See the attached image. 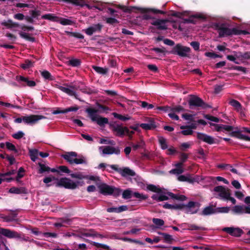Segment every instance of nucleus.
Masks as SVG:
<instances>
[{
  "label": "nucleus",
  "instance_id": "obj_36",
  "mask_svg": "<svg viewBox=\"0 0 250 250\" xmlns=\"http://www.w3.org/2000/svg\"><path fill=\"white\" fill-rule=\"evenodd\" d=\"M112 115L114 116V117L115 118H117L119 120H121L122 121H125L128 120L130 119V118H131L128 115L126 116H123L121 114H119L115 112L113 113Z\"/></svg>",
  "mask_w": 250,
  "mask_h": 250
},
{
  "label": "nucleus",
  "instance_id": "obj_44",
  "mask_svg": "<svg viewBox=\"0 0 250 250\" xmlns=\"http://www.w3.org/2000/svg\"><path fill=\"white\" fill-rule=\"evenodd\" d=\"M234 195L237 198L240 200H242L245 196L243 192L240 190L235 191L234 192Z\"/></svg>",
  "mask_w": 250,
  "mask_h": 250
},
{
  "label": "nucleus",
  "instance_id": "obj_60",
  "mask_svg": "<svg viewBox=\"0 0 250 250\" xmlns=\"http://www.w3.org/2000/svg\"><path fill=\"white\" fill-rule=\"evenodd\" d=\"M169 113L168 114V116L171 118V119L173 120H179V117L175 114V113H174L173 111H171L170 110H169L168 111Z\"/></svg>",
  "mask_w": 250,
  "mask_h": 250
},
{
  "label": "nucleus",
  "instance_id": "obj_31",
  "mask_svg": "<svg viewBox=\"0 0 250 250\" xmlns=\"http://www.w3.org/2000/svg\"><path fill=\"white\" fill-rule=\"evenodd\" d=\"M163 207L165 208H169V209H182V208H183V204L171 205L169 204H165L163 206Z\"/></svg>",
  "mask_w": 250,
  "mask_h": 250
},
{
  "label": "nucleus",
  "instance_id": "obj_61",
  "mask_svg": "<svg viewBox=\"0 0 250 250\" xmlns=\"http://www.w3.org/2000/svg\"><path fill=\"white\" fill-rule=\"evenodd\" d=\"M140 103H141V106L144 108L147 107V109H151L154 107L153 104H148L146 102H140Z\"/></svg>",
  "mask_w": 250,
  "mask_h": 250
},
{
  "label": "nucleus",
  "instance_id": "obj_11",
  "mask_svg": "<svg viewBox=\"0 0 250 250\" xmlns=\"http://www.w3.org/2000/svg\"><path fill=\"white\" fill-rule=\"evenodd\" d=\"M56 87L68 95L74 96L76 97L75 95L76 89L74 86L68 85L67 84H64L63 85L57 84Z\"/></svg>",
  "mask_w": 250,
  "mask_h": 250
},
{
  "label": "nucleus",
  "instance_id": "obj_14",
  "mask_svg": "<svg viewBox=\"0 0 250 250\" xmlns=\"http://www.w3.org/2000/svg\"><path fill=\"white\" fill-rule=\"evenodd\" d=\"M232 211L237 214H250V206H235L233 208Z\"/></svg>",
  "mask_w": 250,
  "mask_h": 250
},
{
  "label": "nucleus",
  "instance_id": "obj_12",
  "mask_svg": "<svg viewBox=\"0 0 250 250\" xmlns=\"http://www.w3.org/2000/svg\"><path fill=\"white\" fill-rule=\"evenodd\" d=\"M190 48L180 44L176 45L173 48V52L180 56L186 57L190 52Z\"/></svg>",
  "mask_w": 250,
  "mask_h": 250
},
{
  "label": "nucleus",
  "instance_id": "obj_26",
  "mask_svg": "<svg viewBox=\"0 0 250 250\" xmlns=\"http://www.w3.org/2000/svg\"><path fill=\"white\" fill-rule=\"evenodd\" d=\"M158 108L160 109H164L166 111H169V110H170L171 111L174 112V113H179L184 110V108L181 106H177L173 108H170L169 107H160Z\"/></svg>",
  "mask_w": 250,
  "mask_h": 250
},
{
  "label": "nucleus",
  "instance_id": "obj_3",
  "mask_svg": "<svg viewBox=\"0 0 250 250\" xmlns=\"http://www.w3.org/2000/svg\"><path fill=\"white\" fill-rule=\"evenodd\" d=\"M63 157L70 164H81L86 163L85 158L84 157L80 156L79 158H77V154L75 152H67L63 155Z\"/></svg>",
  "mask_w": 250,
  "mask_h": 250
},
{
  "label": "nucleus",
  "instance_id": "obj_47",
  "mask_svg": "<svg viewBox=\"0 0 250 250\" xmlns=\"http://www.w3.org/2000/svg\"><path fill=\"white\" fill-rule=\"evenodd\" d=\"M32 66V62L29 60L26 61L24 63L21 65V67L24 69L30 68Z\"/></svg>",
  "mask_w": 250,
  "mask_h": 250
},
{
  "label": "nucleus",
  "instance_id": "obj_46",
  "mask_svg": "<svg viewBox=\"0 0 250 250\" xmlns=\"http://www.w3.org/2000/svg\"><path fill=\"white\" fill-rule=\"evenodd\" d=\"M5 145L6 147L10 150L14 151L15 152H17V149L16 148L15 146L9 142H6Z\"/></svg>",
  "mask_w": 250,
  "mask_h": 250
},
{
  "label": "nucleus",
  "instance_id": "obj_29",
  "mask_svg": "<svg viewBox=\"0 0 250 250\" xmlns=\"http://www.w3.org/2000/svg\"><path fill=\"white\" fill-rule=\"evenodd\" d=\"M17 80L18 81L25 82L29 86H34L35 85V82L32 81H29L26 78L22 76L18 77L17 78Z\"/></svg>",
  "mask_w": 250,
  "mask_h": 250
},
{
  "label": "nucleus",
  "instance_id": "obj_16",
  "mask_svg": "<svg viewBox=\"0 0 250 250\" xmlns=\"http://www.w3.org/2000/svg\"><path fill=\"white\" fill-rule=\"evenodd\" d=\"M209 124L211 126H214V130L217 131H221L225 130L226 131H229L231 133L234 129V127L230 125H217L213 123H210Z\"/></svg>",
  "mask_w": 250,
  "mask_h": 250
},
{
  "label": "nucleus",
  "instance_id": "obj_59",
  "mask_svg": "<svg viewBox=\"0 0 250 250\" xmlns=\"http://www.w3.org/2000/svg\"><path fill=\"white\" fill-rule=\"evenodd\" d=\"M205 117L210 120V121H213V122H216V123H218L219 122V119L216 118V117H213V116H210V115H206L205 116Z\"/></svg>",
  "mask_w": 250,
  "mask_h": 250
},
{
  "label": "nucleus",
  "instance_id": "obj_64",
  "mask_svg": "<svg viewBox=\"0 0 250 250\" xmlns=\"http://www.w3.org/2000/svg\"><path fill=\"white\" fill-rule=\"evenodd\" d=\"M42 18L44 19H48L51 21H54L55 20V16L52 14H46L42 16Z\"/></svg>",
  "mask_w": 250,
  "mask_h": 250
},
{
  "label": "nucleus",
  "instance_id": "obj_5",
  "mask_svg": "<svg viewBox=\"0 0 250 250\" xmlns=\"http://www.w3.org/2000/svg\"><path fill=\"white\" fill-rule=\"evenodd\" d=\"M98 188L100 192L104 195L114 194L115 195H118L120 194L121 191L119 189L114 188L112 186H108L105 184L99 185Z\"/></svg>",
  "mask_w": 250,
  "mask_h": 250
},
{
  "label": "nucleus",
  "instance_id": "obj_28",
  "mask_svg": "<svg viewBox=\"0 0 250 250\" xmlns=\"http://www.w3.org/2000/svg\"><path fill=\"white\" fill-rule=\"evenodd\" d=\"M178 180L179 181L188 182L190 183H193L194 181L189 174L180 175L178 177Z\"/></svg>",
  "mask_w": 250,
  "mask_h": 250
},
{
  "label": "nucleus",
  "instance_id": "obj_50",
  "mask_svg": "<svg viewBox=\"0 0 250 250\" xmlns=\"http://www.w3.org/2000/svg\"><path fill=\"white\" fill-rule=\"evenodd\" d=\"M24 133L22 131H19L14 134L12 135V137L16 139H20L23 137L24 136Z\"/></svg>",
  "mask_w": 250,
  "mask_h": 250
},
{
  "label": "nucleus",
  "instance_id": "obj_18",
  "mask_svg": "<svg viewBox=\"0 0 250 250\" xmlns=\"http://www.w3.org/2000/svg\"><path fill=\"white\" fill-rule=\"evenodd\" d=\"M197 137L198 139L209 144H212L214 143V139L212 137L204 133H197Z\"/></svg>",
  "mask_w": 250,
  "mask_h": 250
},
{
  "label": "nucleus",
  "instance_id": "obj_30",
  "mask_svg": "<svg viewBox=\"0 0 250 250\" xmlns=\"http://www.w3.org/2000/svg\"><path fill=\"white\" fill-rule=\"evenodd\" d=\"M180 128L183 129L181 131V133L184 135H188L192 134L193 131L190 129V127L188 126H181Z\"/></svg>",
  "mask_w": 250,
  "mask_h": 250
},
{
  "label": "nucleus",
  "instance_id": "obj_6",
  "mask_svg": "<svg viewBox=\"0 0 250 250\" xmlns=\"http://www.w3.org/2000/svg\"><path fill=\"white\" fill-rule=\"evenodd\" d=\"M56 186L63 187L66 188L75 189L78 186V183H76L67 178H62L57 180Z\"/></svg>",
  "mask_w": 250,
  "mask_h": 250
},
{
  "label": "nucleus",
  "instance_id": "obj_13",
  "mask_svg": "<svg viewBox=\"0 0 250 250\" xmlns=\"http://www.w3.org/2000/svg\"><path fill=\"white\" fill-rule=\"evenodd\" d=\"M183 205V208L185 207L186 208V212L188 213H195L197 212L199 208V204L197 202H189L188 205Z\"/></svg>",
  "mask_w": 250,
  "mask_h": 250
},
{
  "label": "nucleus",
  "instance_id": "obj_39",
  "mask_svg": "<svg viewBox=\"0 0 250 250\" xmlns=\"http://www.w3.org/2000/svg\"><path fill=\"white\" fill-rule=\"evenodd\" d=\"M153 223L157 226L158 228H160L164 225V221L162 219L159 218H153L152 219Z\"/></svg>",
  "mask_w": 250,
  "mask_h": 250
},
{
  "label": "nucleus",
  "instance_id": "obj_4",
  "mask_svg": "<svg viewBox=\"0 0 250 250\" xmlns=\"http://www.w3.org/2000/svg\"><path fill=\"white\" fill-rule=\"evenodd\" d=\"M147 188L152 191L155 192L157 193L152 196V198L157 201H163L168 199V197L163 194L162 190L158 187L154 185H149Z\"/></svg>",
  "mask_w": 250,
  "mask_h": 250
},
{
  "label": "nucleus",
  "instance_id": "obj_49",
  "mask_svg": "<svg viewBox=\"0 0 250 250\" xmlns=\"http://www.w3.org/2000/svg\"><path fill=\"white\" fill-rule=\"evenodd\" d=\"M0 104L5 106L6 107H13V108H20V107L19 106L11 104L9 103H5V102H1V101L0 102Z\"/></svg>",
  "mask_w": 250,
  "mask_h": 250
},
{
  "label": "nucleus",
  "instance_id": "obj_42",
  "mask_svg": "<svg viewBox=\"0 0 250 250\" xmlns=\"http://www.w3.org/2000/svg\"><path fill=\"white\" fill-rule=\"evenodd\" d=\"M132 192L130 189L125 190L122 194L123 198L124 199H129L132 196Z\"/></svg>",
  "mask_w": 250,
  "mask_h": 250
},
{
  "label": "nucleus",
  "instance_id": "obj_8",
  "mask_svg": "<svg viewBox=\"0 0 250 250\" xmlns=\"http://www.w3.org/2000/svg\"><path fill=\"white\" fill-rule=\"evenodd\" d=\"M99 149L102 155H111L113 154L118 155L120 153V149L119 147L109 146H100Z\"/></svg>",
  "mask_w": 250,
  "mask_h": 250
},
{
  "label": "nucleus",
  "instance_id": "obj_9",
  "mask_svg": "<svg viewBox=\"0 0 250 250\" xmlns=\"http://www.w3.org/2000/svg\"><path fill=\"white\" fill-rule=\"evenodd\" d=\"M42 115H30L23 116V122L27 124L33 125L37 123L39 120L45 119Z\"/></svg>",
  "mask_w": 250,
  "mask_h": 250
},
{
  "label": "nucleus",
  "instance_id": "obj_52",
  "mask_svg": "<svg viewBox=\"0 0 250 250\" xmlns=\"http://www.w3.org/2000/svg\"><path fill=\"white\" fill-rule=\"evenodd\" d=\"M69 63L73 66H77L80 64V61L78 59H74L69 61Z\"/></svg>",
  "mask_w": 250,
  "mask_h": 250
},
{
  "label": "nucleus",
  "instance_id": "obj_2",
  "mask_svg": "<svg viewBox=\"0 0 250 250\" xmlns=\"http://www.w3.org/2000/svg\"><path fill=\"white\" fill-rule=\"evenodd\" d=\"M86 111L91 119L93 121L96 122L99 125H103L108 123V120L107 118L101 117L97 114L98 110L89 108L86 109Z\"/></svg>",
  "mask_w": 250,
  "mask_h": 250
},
{
  "label": "nucleus",
  "instance_id": "obj_19",
  "mask_svg": "<svg viewBox=\"0 0 250 250\" xmlns=\"http://www.w3.org/2000/svg\"><path fill=\"white\" fill-rule=\"evenodd\" d=\"M223 230L229 234L236 237L240 236L242 233V230L240 229L231 227L225 228L223 229Z\"/></svg>",
  "mask_w": 250,
  "mask_h": 250
},
{
  "label": "nucleus",
  "instance_id": "obj_58",
  "mask_svg": "<svg viewBox=\"0 0 250 250\" xmlns=\"http://www.w3.org/2000/svg\"><path fill=\"white\" fill-rule=\"evenodd\" d=\"M188 230H201L202 229V228L200 227H199V226H197L195 225H194V224H190V225H188Z\"/></svg>",
  "mask_w": 250,
  "mask_h": 250
},
{
  "label": "nucleus",
  "instance_id": "obj_41",
  "mask_svg": "<svg viewBox=\"0 0 250 250\" xmlns=\"http://www.w3.org/2000/svg\"><path fill=\"white\" fill-rule=\"evenodd\" d=\"M20 35L21 37H22V38H24L27 40H28V41H30L31 42H34L35 41V39L34 38L30 36V35L29 34H28L26 33L21 32L20 33Z\"/></svg>",
  "mask_w": 250,
  "mask_h": 250
},
{
  "label": "nucleus",
  "instance_id": "obj_55",
  "mask_svg": "<svg viewBox=\"0 0 250 250\" xmlns=\"http://www.w3.org/2000/svg\"><path fill=\"white\" fill-rule=\"evenodd\" d=\"M42 75L45 79L51 80V76L50 73L47 71H43L41 73Z\"/></svg>",
  "mask_w": 250,
  "mask_h": 250
},
{
  "label": "nucleus",
  "instance_id": "obj_37",
  "mask_svg": "<svg viewBox=\"0 0 250 250\" xmlns=\"http://www.w3.org/2000/svg\"><path fill=\"white\" fill-rule=\"evenodd\" d=\"M2 24L7 26L8 28H11L13 27H17L18 26V24L13 22L12 21L9 20L7 21L3 22Z\"/></svg>",
  "mask_w": 250,
  "mask_h": 250
},
{
  "label": "nucleus",
  "instance_id": "obj_40",
  "mask_svg": "<svg viewBox=\"0 0 250 250\" xmlns=\"http://www.w3.org/2000/svg\"><path fill=\"white\" fill-rule=\"evenodd\" d=\"M140 126L146 130L151 129L155 127L153 123H150L149 124H141Z\"/></svg>",
  "mask_w": 250,
  "mask_h": 250
},
{
  "label": "nucleus",
  "instance_id": "obj_34",
  "mask_svg": "<svg viewBox=\"0 0 250 250\" xmlns=\"http://www.w3.org/2000/svg\"><path fill=\"white\" fill-rule=\"evenodd\" d=\"M159 144L163 149H167L168 147L167 140L163 137H159L158 138Z\"/></svg>",
  "mask_w": 250,
  "mask_h": 250
},
{
  "label": "nucleus",
  "instance_id": "obj_38",
  "mask_svg": "<svg viewBox=\"0 0 250 250\" xmlns=\"http://www.w3.org/2000/svg\"><path fill=\"white\" fill-rule=\"evenodd\" d=\"M230 104L234 107L237 111H240L241 106L240 104L236 100H232L230 102Z\"/></svg>",
  "mask_w": 250,
  "mask_h": 250
},
{
  "label": "nucleus",
  "instance_id": "obj_25",
  "mask_svg": "<svg viewBox=\"0 0 250 250\" xmlns=\"http://www.w3.org/2000/svg\"><path fill=\"white\" fill-rule=\"evenodd\" d=\"M184 15H188L189 16V19H185V22H193V21L191 19L192 18H196L198 19L205 18L204 15L202 14L198 13L192 15H189L188 12H184Z\"/></svg>",
  "mask_w": 250,
  "mask_h": 250
},
{
  "label": "nucleus",
  "instance_id": "obj_56",
  "mask_svg": "<svg viewBox=\"0 0 250 250\" xmlns=\"http://www.w3.org/2000/svg\"><path fill=\"white\" fill-rule=\"evenodd\" d=\"M39 165L40 167V173H42L44 171H48L50 169V168L48 167H47L43 164H42L40 163Z\"/></svg>",
  "mask_w": 250,
  "mask_h": 250
},
{
  "label": "nucleus",
  "instance_id": "obj_51",
  "mask_svg": "<svg viewBox=\"0 0 250 250\" xmlns=\"http://www.w3.org/2000/svg\"><path fill=\"white\" fill-rule=\"evenodd\" d=\"M24 172V170L23 168L21 167L19 168L18 173V175L16 178V180L17 181H18L20 179H21V178H22L23 176Z\"/></svg>",
  "mask_w": 250,
  "mask_h": 250
},
{
  "label": "nucleus",
  "instance_id": "obj_53",
  "mask_svg": "<svg viewBox=\"0 0 250 250\" xmlns=\"http://www.w3.org/2000/svg\"><path fill=\"white\" fill-rule=\"evenodd\" d=\"M60 23L64 25H71L73 23V21L68 19H62L60 21Z\"/></svg>",
  "mask_w": 250,
  "mask_h": 250
},
{
  "label": "nucleus",
  "instance_id": "obj_62",
  "mask_svg": "<svg viewBox=\"0 0 250 250\" xmlns=\"http://www.w3.org/2000/svg\"><path fill=\"white\" fill-rule=\"evenodd\" d=\"M231 184L237 189H239L241 188V184L237 180H233L231 182Z\"/></svg>",
  "mask_w": 250,
  "mask_h": 250
},
{
  "label": "nucleus",
  "instance_id": "obj_57",
  "mask_svg": "<svg viewBox=\"0 0 250 250\" xmlns=\"http://www.w3.org/2000/svg\"><path fill=\"white\" fill-rule=\"evenodd\" d=\"M70 175L72 178H75L78 179H82L85 178V176L83 175L81 173H73L71 174Z\"/></svg>",
  "mask_w": 250,
  "mask_h": 250
},
{
  "label": "nucleus",
  "instance_id": "obj_24",
  "mask_svg": "<svg viewBox=\"0 0 250 250\" xmlns=\"http://www.w3.org/2000/svg\"><path fill=\"white\" fill-rule=\"evenodd\" d=\"M229 134L230 136L235 137L238 139L244 140L247 141H250V137L241 134L239 131L231 132Z\"/></svg>",
  "mask_w": 250,
  "mask_h": 250
},
{
  "label": "nucleus",
  "instance_id": "obj_20",
  "mask_svg": "<svg viewBox=\"0 0 250 250\" xmlns=\"http://www.w3.org/2000/svg\"><path fill=\"white\" fill-rule=\"evenodd\" d=\"M0 234L8 238H14L19 237L17 232L5 229H0Z\"/></svg>",
  "mask_w": 250,
  "mask_h": 250
},
{
  "label": "nucleus",
  "instance_id": "obj_48",
  "mask_svg": "<svg viewBox=\"0 0 250 250\" xmlns=\"http://www.w3.org/2000/svg\"><path fill=\"white\" fill-rule=\"evenodd\" d=\"M249 128L247 127H242L241 129H238V128H236L233 129L232 132H237L239 131L241 134H242L243 132H247L249 133Z\"/></svg>",
  "mask_w": 250,
  "mask_h": 250
},
{
  "label": "nucleus",
  "instance_id": "obj_10",
  "mask_svg": "<svg viewBox=\"0 0 250 250\" xmlns=\"http://www.w3.org/2000/svg\"><path fill=\"white\" fill-rule=\"evenodd\" d=\"M112 130L117 136L123 137L125 134V131L127 130L126 127H124L121 125L113 124L110 125Z\"/></svg>",
  "mask_w": 250,
  "mask_h": 250
},
{
  "label": "nucleus",
  "instance_id": "obj_17",
  "mask_svg": "<svg viewBox=\"0 0 250 250\" xmlns=\"http://www.w3.org/2000/svg\"><path fill=\"white\" fill-rule=\"evenodd\" d=\"M189 104L190 105L196 106H201L205 107V104L203 101L199 98L196 96H192L189 100Z\"/></svg>",
  "mask_w": 250,
  "mask_h": 250
},
{
  "label": "nucleus",
  "instance_id": "obj_23",
  "mask_svg": "<svg viewBox=\"0 0 250 250\" xmlns=\"http://www.w3.org/2000/svg\"><path fill=\"white\" fill-rule=\"evenodd\" d=\"M175 168L171 169L169 173L174 174H180L184 172V168L183 167L182 163H177L175 164Z\"/></svg>",
  "mask_w": 250,
  "mask_h": 250
},
{
  "label": "nucleus",
  "instance_id": "obj_21",
  "mask_svg": "<svg viewBox=\"0 0 250 250\" xmlns=\"http://www.w3.org/2000/svg\"><path fill=\"white\" fill-rule=\"evenodd\" d=\"M101 28L102 25L98 23L93 25L92 26L88 27V28L84 29V31L85 32L86 34L90 36L96 31H100L101 29Z\"/></svg>",
  "mask_w": 250,
  "mask_h": 250
},
{
  "label": "nucleus",
  "instance_id": "obj_1",
  "mask_svg": "<svg viewBox=\"0 0 250 250\" xmlns=\"http://www.w3.org/2000/svg\"><path fill=\"white\" fill-rule=\"evenodd\" d=\"M215 28L219 31V36L221 37L232 35H241L247 34L248 33L246 31L239 30L237 28H228L225 27L224 25L216 24Z\"/></svg>",
  "mask_w": 250,
  "mask_h": 250
},
{
  "label": "nucleus",
  "instance_id": "obj_7",
  "mask_svg": "<svg viewBox=\"0 0 250 250\" xmlns=\"http://www.w3.org/2000/svg\"><path fill=\"white\" fill-rule=\"evenodd\" d=\"M213 191L215 192L217 197L224 200L228 198L230 193L229 189L221 186L215 187Z\"/></svg>",
  "mask_w": 250,
  "mask_h": 250
},
{
  "label": "nucleus",
  "instance_id": "obj_27",
  "mask_svg": "<svg viewBox=\"0 0 250 250\" xmlns=\"http://www.w3.org/2000/svg\"><path fill=\"white\" fill-rule=\"evenodd\" d=\"M216 208L214 209L211 206L205 208L202 211L201 214L203 215H208L211 214L216 213Z\"/></svg>",
  "mask_w": 250,
  "mask_h": 250
},
{
  "label": "nucleus",
  "instance_id": "obj_15",
  "mask_svg": "<svg viewBox=\"0 0 250 250\" xmlns=\"http://www.w3.org/2000/svg\"><path fill=\"white\" fill-rule=\"evenodd\" d=\"M110 167L113 169L118 170L119 173L124 177L126 176H133L135 175V173L134 171H133L132 170L127 168L125 167L123 169H120L119 170L117 169L116 168V167L115 165H111Z\"/></svg>",
  "mask_w": 250,
  "mask_h": 250
},
{
  "label": "nucleus",
  "instance_id": "obj_33",
  "mask_svg": "<svg viewBox=\"0 0 250 250\" xmlns=\"http://www.w3.org/2000/svg\"><path fill=\"white\" fill-rule=\"evenodd\" d=\"M30 156L32 161H35L39 154V152L37 149L29 150Z\"/></svg>",
  "mask_w": 250,
  "mask_h": 250
},
{
  "label": "nucleus",
  "instance_id": "obj_63",
  "mask_svg": "<svg viewBox=\"0 0 250 250\" xmlns=\"http://www.w3.org/2000/svg\"><path fill=\"white\" fill-rule=\"evenodd\" d=\"M133 195L137 198L140 199H146L147 198V196L143 194H140L138 192H134Z\"/></svg>",
  "mask_w": 250,
  "mask_h": 250
},
{
  "label": "nucleus",
  "instance_id": "obj_32",
  "mask_svg": "<svg viewBox=\"0 0 250 250\" xmlns=\"http://www.w3.org/2000/svg\"><path fill=\"white\" fill-rule=\"evenodd\" d=\"M92 67L95 70V71L101 74H105L108 71V68L106 67L104 68L96 66H93Z\"/></svg>",
  "mask_w": 250,
  "mask_h": 250
},
{
  "label": "nucleus",
  "instance_id": "obj_22",
  "mask_svg": "<svg viewBox=\"0 0 250 250\" xmlns=\"http://www.w3.org/2000/svg\"><path fill=\"white\" fill-rule=\"evenodd\" d=\"M167 21V20H156L153 21L151 24L157 26L159 29L164 30L167 28L166 23Z\"/></svg>",
  "mask_w": 250,
  "mask_h": 250
},
{
  "label": "nucleus",
  "instance_id": "obj_45",
  "mask_svg": "<svg viewBox=\"0 0 250 250\" xmlns=\"http://www.w3.org/2000/svg\"><path fill=\"white\" fill-rule=\"evenodd\" d=\"M140 9L141 11L143 13H147L149 11H151L154 13L164 14V12L163 11L159 10L147 9H145V8H140Z\"/></svg>",
  "mask_w": 250,
  "mask_h": 250
},
{
  "label": "nucleus",
  "instance_id": "obj_43",
  "mask_svg": "<svg viewBox=\"0 0 250 250\" xmlns=\"http://www.w3.org/2000/svg\"><path fill=\"white\" fill-rule=\"evenodd\" d=\"M229 207H225L216 208V213H228L229 211Z\"/></svg>",
  "mask_w": 250,
  "mask_h": 250
},
{
  "label": "nucleus",
  "instance_id": "obj_35",
  "mask_svg": "<svg viewBox=\"0 0 250 250\" xmlns=\"http://www.w3.org/2000/svg\"><path fill=\"white\" fill-rule=\"evenodd\" d=\"M168 195L170 196L172 198L180 201H184L186 199V196L183 195H175L171 192L168 193Z\"/></svg>",
  "mask_w": 250,
  "mask_h": 250
},
{
  "label": "nucleus",
  "instance_id": "obj_54",
  "mask_svg": "<svg viewBox=\"0 0 250 250\" xmlns=\"http://www.w3.org/2000/svg\"><path fill=\"white\" fill-rule=\"evenodd\" d=\"M162 235L166 242H170L173 240L172 236L167 233H162Z\"/></svg>",
  "mask_w": 250,
  "mask_h": 250
}]
</instances>
